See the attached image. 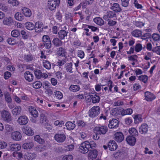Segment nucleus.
<instances>
[{
    "mask_svg": "<svg viewBox=\"0 0 160 160\" xmlns=\"http://www.w3.org/2000/svg\"><path fill=\"white\" fill-rule=\"evenodd\" d=\"M1 117L3 121L9 123L12 120V117L10 113L8 111L3 110L1 111Z\"/></svg>",
    "mask_w": 160,
    "mask_h": 160,
    "instance_id": "f257e3e1",
    "label": "nucleus"
},
{
    "mask_svg": "<svg viewBox=\"0 0 160 160\" xmlns=\"http://www.w3.org/2000/svg\"><path fill=\"white\" fill-rule=\"evenodd\" d=\"M100 112V107L97 106H94L89 110L88 116L91 118H94L97 117Z\"/></svg>",
    "mask_w": 160,
    "mask_h": 160,
    "instance_id": "f03ea898",
    "label": "nucleus"
},
{
    "mask_svg": "<svg viewBox=\"0 0 160 160\" xmlns=\"http://www.w3.org/2000/svg\"><path fill=\"white\" fill-rule=\"evenodd\" d=\"M89 141H86L82 143L80 145L79 151L81 153H86L89 151Z\"/></svg>",
    "mask_w": 160,
    "mask_h": 160,
    "instance_id": "7ed1b4c3",
    "label": "nucleus"
},
{
    "mask_svg": "<svg viewBox=\"0 0 160 160\" xmlns=\"http://www.w3.org/2000/svg\"><path fill=\"white\" fill-rule=\"evenodd\" d=\"M10 138L13 140L16 141H20L22 138V135L20 132L18 131H15L11 133Z\"/></svg>",
    "mask_w": 160,
    "mask_h": 160,
    "instance_id": "20e7f679",
    "label": "nucleus"
},
{
    "mask_svg": "<svg viewBox=\"0 0 160 160\" xmlns=\"http://www.w3.org/2000/svg\"><path fill=\"white\" fill-rule=\"evenodd\" d=\"M94 130L98 134H104L108 131L107 127L103 126L95 127Z\"/></svg>",
    "mask_w": 160,
    "mask_h": 160,
    "instance_id": "39448f33",
    "label": "nucleus"
},
{
    "mask_svg": "<svg viewBox=\"0 0 160 160\" xmlns=\"http://www.w3.org/2000/svg\"><path fill=\"white\" fill-rule=\"evenodd\" d=\"M22 130L24 133L27 135L32 136L34 134V132L32 128L28 126H23Z\"/></svg>",
    "mask_w": 160,
    "mask_h": 160,
    "instance_id": "423d86ee",
    "label": "nucleus"
},
{
    "mask_svg": "<svg viewBox=\"0 0 160 160\" xmlns=\"http://www.w3.org/2000/svg\"><path fill=\"white\" fill-rule=\"evenodd\" d=\"M55 140L58 142L61 143L63 142L66 139V136L63 133H58L54 136Z\"/></svg>",
    "mask_w": 160,
    "mask_h": 160,
    "instance_id": "0eeeda50",
    "label": "nucleus"
},
{
    "mask_svg": "<svg viewBox=\"0 0 160 160\" xmlns=\"http://www.w3.org/2000/svg\"><path fill=\"white\" fill-rule=\"evenodd\" d=\"M21 148V145L19 143H12L10 145L9 150L14 152H18L20 151ZM7 150L9 149H7Z\"/></svg>",
    "mask_w": 160,
    "mask_h": 160,
    "instance_id": "6e6552de",
    "label": "nucleus"
},
{
    "mask_svg": "<svg viewBox=\"0 0 160 160\" xmlns=\"http://www.w3.org/2000/svg\"><path fill=\"white\" fill-rule=\"evenodd\" d=\"M42 41L47 48H50L51 46V43L49 37L47 35L43 36L42 38Z\"/></svg>",
    "mask_w": 160,
    "mask_h": 160,
    "instance_id": "1a4fd4ad",
    "label": "nucleus"
},
{
    "mask_svg": "<svg viewBox=\"0 0 160 160\" xmlns=\"http://www.w3.org/2000/svg\"><path fill=\"white\" fill-rule=\"evenodd\" d=\"M2 22L4 25L11 26L14 23V21L12 17L9 16L4 18Z\"/></svg>",
    "mask_w": 160,
    "mask_h": 160,
    "instance_id": "9d476101",
    "label": "nucleus"
},
{
    "mask_svg": "<svg viewBox=\"0 0 160 160\" xmlns=\"http://www.w3.org/2000/svg\"><path fill=\"white\" fill-rule=\"evenodd\" d=\"M28 119L26 116L22 115L20 116L17 119L18 123L20 125L27 124L28 122Z\"/></svg>",
    "mask_w": 160,
    "mask_h": 160,
    "instance_id": "9b49d317",
    "label": "nucleus"
},
{
    "mask_svg": "<svg viewBox=\"0 0 160 160\" xmlns=\"http://www.w3.org/2000/svg\"><path fill=\"white\" fill-rule=\"evenodd\" d=\"M58 3L55 0H49L48 3V8L51 11L54 10Z\"/></svg>",
    "mask_w": 160,
    "mask_h": 160,
    "instance_id": "f8f14e48",
    "label": "nucleus"
},
{
    "mask_svg": "<svg viewBox=\"0 0 160 160\" xmlns=\"http://www.w3.org/2000/svg\"><path fill=\"white\" fill-rule=\"evenodd\" d=\"M119 126V122L116 119H113L109 121L108 127L110 128H116Z\"/></svg>",
    "mask_w": 160,
    "mask_h": 160,
    "instance_id": "ddd939ff",
    "label": "nucleus"
},
{
    "mask_svg": "<svg viewBox=\"0 0 160 160\" xmlns=\"http://www.w3.org/2000/svg\"><path fill=\"white\" fill-rule=\"evenodd\" d=\"M22 12L23 16L26 18H30L32 16V11L28 8L26 7L23 8L22 9Z\"/></svg>",
    "mask_w": 160,
    "mask_h": 160,
    "instance_id": "4468645a",
    "label": "nucleus"
},
{
    "mask_svg": "<svg viewBox=\"0 0 160 160\" xmlns=\"http://www.w3.org/2000/svg\"><path fill=\"white\" fill-rule=\"evenodd\" d=\"M29 112L34 118H37L38 115V112L36 108L32 106H29L28 108Z\"/></svg>",
    "mask_w": 160,
    "mask_h": 160,
    "instance_id": "2eb2a0df",
    "label": "nucleus"
},
{
    "mask_svg": "<svg viewBox=\"0 0 160 160\" xmlns=\"http://www.w3.org/2000/svg\"><path fill=\"white\" fill-rule=\"evenodd\" d=\"M115 140L118 142H121L124 139V136L121 132H116L114 135Z\"/></svg>",
    "mask_w": 160,
    "mask_h": 160,
    "instance_id": "dca6fc26",
    "label": "nucleus"
},
{
    "mask_svg": "<svg viewBox=\"0 0 160 160\" xmlns=\"http://www.w3.org/2000/svg\"><path fill=\"white\" fill-rule=\"evenodd\" d=\"M43 28V23L40 22H36L34 25V29L36 32H41Z\"/></svg>",
    "mask_w": 160,
    "mask_h": 160,
    "instance_id": "f3484780",
    "label": "nucleus"
},
{
    "mask_svg": "<svg viewBox=\"0 0 160 160\" xmlns=\"http://www.w3.org/2000/svg\"><path fill=\"white\" fill-rule=\"evenodd\" d=\"M148 125L144 123L139 127V131L142 134H145L148 132Z\"/></svg>",
    "mask_w": 160,
    "mask_h": 160,
    "instance_id": "a211bd4d",
    "label": "nucleus"
},
{
    "mask_svg": "<svg viewBox=\"0 0 160 160\" xmlns=\"http://www.w3.org/2000/svg\"><path fill=\"white\" fill-rule=\"evenodd\" d=\"M145 99L148 101H151L156 98L155 96L149 92H146L145 93Z\"/></svg>",
    "mask_w": 160,
    "mask_h": 160,
    "instance_id": "6ab92c4d",
    "label": "nucleus"
},
{
    "mask_svg": "<svg viewBox=\"0 0 160 160\" xmlns=\"http://www.w3.org/2000/svg\"><path fill=\"white\" fill-rule=\"evenodd\" d=\"M98 155V151L96 150H94L90 151L88 154V160H93L95 159Z\"/></svg>",
    "mask_w": 160,
    "mask_h": 160,
    "instance_id": "aec40b11",
    "label": "nucleus"
},
{
    "mask_svg": "<svg viewBox=\"0 0 160 160\" xmlns=\"http://www.w3.org/2000/svg\"><path fill=\"white\" fill-rule=\"evenodd\" d=\"M132 117L134 120V123L136 124H138L142 121V116L141 114L133 115Z\"/></svg>",
    "mask_w": 160,
    "mask_h": 160,
    "instance_id": "412c9836",
    "label": "nucleus"
},
{
    "mask_svg": "<svg viewBox=\"0 0 160 160\" xmlns=\"http://www.w3.org/2000/svg\"><path fill=\"white\" fill-rule=\"evenodd\" d=\"M108 147L109 150L114 151L117 148L118 145L115 141L113 140L110 141L108 143Z\"/></svg>",
    "mask_w": 160,
    "mask_h": 160,
    "instance_id": "4be33fe9",
    "label": "nucleus"
},
{
    "mask_svg": "<svg viewBox=\"0 0 160 160\" xmlns=\"http://www.w3.org/2000/svg\"><path fill=\"white\" fill-rule=\"evenodd\" d=\"M126 141L129 145L133 146L136 143V139L134 137L129 136L126 138Z\"/></svg>",
    "mask_w": 160,
    "mask_h": 160,
    "instance_id": "5701e85b",
    "label": "nucleus"
},
{
    "mask_svg": "<svg viewBox=\"0 0 160 160\" xmlns=\"http://www.w3.org/2000/svg\"><path fill=\"white\" fill-rule=\"evenodd\" d=\"M24 77L26 80L30 82L33 80V76L30 72L27 71L24 73Z\"/></svg>",
    "mask_w": 160,
    "mask_h": 160,
    "instance_id": "b1692460",
    "label": "nucleus"
},
{
    "mask_svg": "<svg viewBox=\"0 0 160 160\" xmlns=\"http://www.w3.org/2000/svg\"><path fill=\"white\" fill-rule=\"evenodd\" d=\"M115 15V14L114 12L111 11H108L106 12L103 18L104 20H108L109 19V18L113 17Z\"/></svg>",
    "mask_w": 160,
    "mask_h": 160,
    "instance_id": "393cba45",
    "label": "nucleus"
},
{
    "mask_svg": "<svg viewBox=\"0 0 160 160\" xmlns=\"http://www.w3.org/2000/svg\"><path fill=\"white\" fill-rule=\"evenodd\" d=\"M24 158L28 160H32L34 159L36 156V154L35 153H31L27 152L24 155Z\"/></svg>",
    "mask_w": 160,
    "mask_h": 160,
    "instance_id": "a878e982",
    "label": "nucleus"
},
{
    "mask_svg": "<svg viewBox=\"0 0 160 160\" xmlns=\"http://www.w3.org/2000/svg\"><path fill=\"white\" fill-rule=\"evenodd\" d=\"M14 130L13 126L9 124H6L5 125V133L9 134Z\"/></svg>",
    "mask_w": 160,
    "mask_h": 160,
    "instance_id": "bb28decb",
    "label": "nucleus"
},
{
    "mask_svg": "<svg viewBox=\"0 0 160 160\" xmlns=\"http://www.w3.org/2000/svg\"><path fill=\"white\" fill-rule=\"evenodd\" d=\"M125 153L124 152L118 151V152H115L114 155L115 158L118 159L124 158L125 156Z\"/></svg>",
    "mask_w": 160,
    "mask_h": 160,
    "instance_id": "cd10ccee",
    "label": "nucleus"
},
{
    "mask_svg": "<svg viewBox=\"0 0 160 160\" xmlns=\"http://www.w3.org/2000/svg\"><path fill=\"white\" fill-rule=\"evenodd\" d=\"M34 146V144L32 142L24 143L22 144V147L24 149H30Z\"/></svg>",
    "mask_w": 160,
    "mask_h": 160,
    "instance_id": "c85d7f7f",
    "label": "nucleus"
},
{
    "mask_svg": "<svg viewBox=\"0 0 160 160\" xmlns=\"http://www.w3.org/2000/svg\"><path fill=\"white\" fill-rule=\"evenodd\" d=\"M74 123H74L70 121L67 122L65 124V126L67 129L69 130L73 129L75 127Z\"/></svg>",
    "mask_w": 160,
    "mask_h": 160,
    "instance_id": "c756f323",
    "label": "nucleus"
},
{
    "mask_svg": "<svg viewBox=\"0 0 160 160\" xmlns=\"http://www.w3.org/2000/svg\"><path fill=\"white\" fill-rule=\"evenodd\" d=\"M14 18L18 21H22L24 19V16L20 12H17L14 15Z\"/></svg>",
    "mask_w": 160,
    "mask_h": 160,
    "instance_id": "7c9ffc66",
    "label": "nucleus"
},
{
    "mask_svg": "<svg viewBox=\"0 0 160 160\" xmlns=\"http://www.w3.org/2000/svg\"><path fill=\"white\" fill-rule=\"evenodd\" d=\"M48 121L47 119V117L43 114L41 115V122L42 124L45 126L48 124Z\"/></svg>",
    "mask_w": 160,
    "mask_h": 160,
    "instance_id": "2f4dec72",
    "label": "nucleus"
},
{
    "mask_svg": "<svg viewBox=\"0 0 160 160\" xmlns=\"http://www.w3.org/2000/svg\"><path fill=\"white\" fill-rule=\"evenodd\" d=\"M23 59V60L26 62H30L33 59V56L31 54L22 55L21 57Z\"/></svg>",
    "mask_w": 160,
    "mask_h": 160,
    "instance_id": "473e14b6",
    "label": "nucleus"
},
{
    "mask_svg": "<svg viewBox=\"0 0 160 160\" xmlns=\"http://www.w3.org/2000/svg\"><path fill=\"white\" fill-rule=\"evenodd\" d=\"M57 53L59 56L64 57H67V52L66 50L62 48H59Z\"/></svg>",
    "mask_w": 160,
    "mask_h": 160,
    "instance_id": "72a5a7b5",
    "label": "nucleus"
},
{
    "mask_svg": "<svg viewBox=\"0 0 160 160\" xmlns=\"http://www.w3.org/2000/svg\"><path fill=\"white\" fill-rule=\"evenodd\" d=\"M111 9L116 12H119L121 11L119 5L117 3H114L112 5Z\"/></svg>",
    "mask_w": 160,
    "mask_h": 160,
    "instance_id": "f704fd0d",
    "label": "nucleus"
},
{
    "mask_svg": "<svg viewBox=\"0 0 160 160\" xmlns=\"http://www.w3.org/2000/svg\"><path fill=\"white\" fill-rule=\"evenodd\" d=\"M21 109L20 106H16L12 110V113L13 115H19L21 112Z\"/></svg>",
    "mask_w": 160,
    "mask_h": 160,
    "instance_id": "c9c22d12",
    "label": "nucleus"
},
{
    "mask_svg": "<svg viewBox=\"0 0 160 160\" xmlns=\"http://www.w3.org/2000/svg\"><path fill=\"white\" fill-rule=\"evenodd\" d=\"M93 21L97 24L99 25H102L104 24L103 20L100 17H96L93 19Z\"/></svg>",
    "mask_w": 160,
    "mask_h": 160,
    "instance_id": "e433bc0d",
    "label": "nucleus"
},
{
    "mask_svg": "<svg viewBox=\"0 0 160 160\" xmlns=\"http://www.w3.org/2000/svg\"><path fill=\"white\" fill-rule=\"evenodd\" d=\"M25 27L27 29L29 30H32L34 28V24L32 22H27L25 24Z\"/></svg>",
    "mask_w": 160,
    "mask_h": 160,
    "instance_id": "4c0bfd02",
    "label": "nucleus"
},
{
    "mask_svg": "<svg viewBox=\"0 0 160 160\" xmlns=\"http://www.w3.org/2000/svg\"><path fill=\"white\" fill-rule=\"evenodd\" d=\"M132 36L135 37H140L142 35V32L139 30H135L132 32Z\"/></svg>",
    "mask_w": 160,
    "mask_h": 160,
    "instance_id": "58836bf2",
    "label": "nucleus"
},
{
    "mask_svg": "<svg viewBox=\"0 0 160 160\" xmlns=\"http://www.w3.org/2000/svg\"><path fill=\"white\" fill-rule=\"evenodd\" d=\"M65 31L62 30L58 32V35L59 38L61 39L65 38V37H67V33Z\"/></svg>",
    "mask_w": 160,
    "mask_h": 160,
    "instance_id": "ea45409f",
    "label": "nucleus"
},
{
    "mask_svg": "<svg viewBox=\"0 0 160 160\" xmlns=\"http://www.w3.org/2000/svg\"><path fill=\"white\" fill-rule=\"evenodd\" d=\"M34 139L35 141L38 142L40 144H43L44 142V140L41 138L40 136L38 135H37L34 136Z\"/></svg>",
    "mask_w": 160,
    "mask_h": 160,
    "instance_id": "a19ab883",
    "label": "nucleus"
},
{
    "mask_svg": "<svg viewBox=\"0 0 160 160\" xmlns=\"http://www.w3.org/2000/svg\"><path fill=\"white\" fill-rule=\"evenodd\" d=\"M4 97L5 100L7 103L12 102V100L11 95L8 92H6L4 93Z\"/></svg>",
    "mask_w": 160,
    "mask_h": 160,
    "instance_id": "79ce46f5",
    "label": "nucleus"
},
{
    "mask_svg": "<svg viewBox=\"0 0 160 160\" xmlns=\"http://www.w3.org/2000/svg\"><path fill=\"white\" fill-rule=\"evenodd\" d=\"M129 133L133 136H137L138 134V132L135 128H130L128 130Z\"/></svg>",
    "mask_w": 160,
    "mask_h": 160,
    "instance_id": "37998d69",
    "label": "nucleus"
},
{
    "mask_svg": "<svg viewBox=\"0 0 160 160\" xmlns=\"http://www.w3.org/2000/svg\"><path fill=\"white\" fill-rule=\"evenodd\" d=\"M70 90L73 92H76L80 89L79 87L77 85H72L69 88Z\"/></svg>",
    "mask_w": 160,
    "mask_h": 160,
    "instance_id": "c03bdc74",
    "label": "nucleus"
},
{
    "mask_svg": "<svg viewBox=\"0 0 160 160\" xmlns=\"http://www.w3.org/2000/svg\"><path fill=\"white\" fill-rule=\"evenodd\" d=\"M134 23L136 26L138 27H141L144 25V23L141 21V19L136 20Z\"/></svg>",
    "mask_w": 160,
    "mask_h": 160,
    "instance_id": "a18cd8bd",
    "label": "nucleus"
},
{
    "mask_svg": "<svg viewBox=\"0 0 160 160\" xmlns=\"http://www.w3.org/2000/svg\"><path fill=\"white\" fill-rule=\"evenodd\" d=\"M52 43L57 47L59 46L62 45V42L57 38H54L52 41Z\"/></svg>",
    "mask_w": 160,
    "mask_h": 160,
    "instance_id": "49530a36",
    "label": "nucleus"
},
{
    "mask_svg": "<svg viewBox=\"0 0 160 160\" xmlns=\"http://www.w3.org/2000/svg\"><path fill=\"white\" fill-rule=\"evenodd\" d=\"M8 4L15 7L18 6L19 4V2L17 0H8Z\"/></svg>",
    "mask_w": 160,
    "mask_h": 160,
    "instance_id": "de8ad7c7",
    "label": "nucleus"
},
{
    "mask_svg": "<svg viewBox=\"0 0 160 160\" xmlns=\"http://www.w3.org/2000/svg\"><path fill=\"white\" fill-rule=\"evenodd\" d=\"M92 102L93 103H96L99 101L100 98L98 96L95 94L92 96Z\"/></svg>",
    "mask_w": 160,
    "mask_h": 160,
    "instance_id": "09e8293b",
    "label": "nucleus"
},
{
    "mask_svg": "<svg viewBox=\"0 0 160 160\" xmlns=\"http://www.w3.org/2000/svg\"><path fill=\"white\" fill-rule=\"evenodd\" d=\"M42 86V83L40 81H36L33 82L32 84V87L35 88H40Z\"/></svg>",
    "mask_w": 160,
    "mask_h": 160,
    "instance_id": "8fccbe9b",
    "label": "nucleus"
},
{
    "mask_svg": "<svg viewBox=\"0 0 160 160\" xmlns=\"http://www.w3.org/2000/svg\"><path fill=\"white\" fill-rule=\"evenodd\" d=\"M138 80L146 83L148 80V77L146 75H141L138 77Z\"/></svg>",
    "mask_w": 160,
    "mask_h": 160,
    "instance_id": "3c124183",
    "label": "nucleus"
},
{
    "mask_svg": "<svg viewBox=\"0 0 160 160\" xmlns=\"http://www.w3.org/2000/svg\"><path fill=\"white\" fill-rule=\"evenodd\" d=\"M43 88L45 89L48 88L50 87V83L47 81H44L42 83Z\"/></svg>",
    "mask_w": 160,
    "mask_h": 160,
    "instance_id": "603ef678",
    "label": "nucleus"
},
{
    "mask_svg": "<svg viewBox=\"0 0 160 160\" xmlns=\"http://www.w3.org/2000/svg\"><path fill=\"white\" fill-rule=\"evenodd\" d=\"M77 124L78 126L82 128L84 127L87 125L86 122H85L83 120H78L77 121Z\"/></svg>",
    "mask_w": 160,
    "mask_h": 160,
    "instance_id": "864d4df0",
    "label": "nucleus"
},
{
    "mask_svg": "<svg viewBox=\"0 0 160 160\" xmlns=\"http://www.w3.org/2000/svg\"><path fill=\"white\" fill-rule=\"evenodd\" d=\"M13 156L18 159H21L22 158V154L20 152H14L12 153Z\"/></svg>",
    "mask_w": 160,
    "mask_h": 160,
    "instance_id": "5fc2aeb1",
    "label": "nucleus"
},
{
    "mask_svg": "<svg viewBox=\"0 0 160 160\" xmlns=\"http://www.w3.org/2000/svg\"><path fill=\"white\" fill-rule=\"evenodd\" d=\"M142 46L141 44L137 43L136 44L135 47V50L137 52H140L142 49Z\"/></svg>",
    "mask_w": 160,
    "mask_h": 160,
    "instance_id": "6e6d98bb",
    "label": "nucleus"
},
{
    "mask_svg": "<svg viewBox=\"0 0 160 160\" xmlns=\"http://www.w3.org/2000/svg\"><path fill=\"white\" fill-rule=\"evenodd\" d=\"M21 34L22 36V38L24 39H28L29 36V33L27 32L24 30H22L21 31Z\"/></svg>",
    "mask_w": 160,
    "mask_h": 160,
    "instance_id": "4d7b16f0",
    "label": "nucleus"
},
{
    "mask_svg": "<svg viewBox=\"0 0 160 160\" xmlns=\"http://www.w3.org/2000/svg\"><path fill=\"white\" fill-rule=\"evenodd\" d=\"M64 124V122L62 120H57L55 121L54 122V125L58 127H62Z\"/></svg>",
    "mask_w": 160,
    "mask_h": 160,
    "instance_id": "13d9d810",
    "label": "nucleus"
},
{
    "mask_svg": "<svg viewBox=\"0 0 160 160\" xmlns=\"http://www.w3.org/2000/svg\"><path fill=\"white\" fill-rule=\"evenodd\" d=\"M43 66L47 69H49L51 68V65L49 62L47 60H43Z\"/></svg>",
    "mask_w": 160,
    "mask_h": 160,
    "instance_id": "bf43d9fd",
    "label": "nucleus"
},
{
    "mask_svg": "<svg viewBox=\"0 0 160 160\" xmlns=\"http://www.w3.org/2000/svg\"><path fill=\"white\" fill-rule=\"evenodd\" d=\"M77 56L80 58L81 59H83L85 56V53L84 52L81 50H78L77 52Z\"/></svg>",
    "mask_w": 160,
    "mask_h": 160,
    "instance_id": "052dcab7",
    "label": "nucleus"
},
{
    "mask_svg": "<svg viewBox=\"0 0 160 160\" xmlns=\"http://www.w3.org/2000/svg\"><path fill=\"white\" fill-rule=\"evenodd\" d=\"M116 111H117L118 114L121 115L122 116L126 115L125 109L122 108H118L116 109Z\"/></svg>",
    "mask_w": 160,
    "mask_h": 160,
    "instance_id": "680f3d73",
    "label": "nucleus"
},
{
    "mask_svg": "<svg viewBox=\"0 0 160 160\" xmlns=\"http://www.w3.org/2000/svg\"><path fill=\"white\" fill-rule=\"evenodd\" d=\"M11 35L13 37H18L20 35V33L18 30L15 29L11 32Z\"/></svg>",
    "mask_w": 160,
    "mask_h": 160,
    "instance_id": "e2e57ef3",
    "label": "nucleus"
},
{
    "mask_svg": "<svg viewBox=\"0 0 160 160\" xmlns=\"http://www.w3.org/2000/svg\"><path fill=\"white\" fill-rule=\"evenodd\" d=\"M138 56L137 55L134 54L129 56L128 57V61L134 62L138 58Z\"/></svg>",
    "mask_w": 160,
    "mask_h": 160,
    "instance_id": "0e129e2a",
    "label": "nucleus"
},
{
    "mask_svg": "<svg viewBox=\"0 0 160 160\" xmlns=\"http://www.w3.org/2000/svg\"><path fill=\"white\" fill-rule=\"evenodd\" d=\"M74 148V145L73 143L72 144L68 145L65 147V150L67 151H72Z\"/></svg>",
    "mask_w": 160,
    "mask_h": 160,
    "instance_id": "69168bd1",
    "label": "nucleus"
},
{
    "mask_svg": "<svg viewBox=\"0 0 160 160\" xmlns=\"http://www.w3.org/2000/svg\"><path fill=\"white\" fill-rule=\"evenodd\" d=\"M8 43L10 45H13L16 44V40L13 38H9L7 40Z\"/></svg>",
    "mask_w": 160,
    "mask_h": 160,
    "instance_id": "338daca9",
    "label": "nucleus"
},
{
    "mask_svg": "<svg viewBox=\"0 0 160 160\" xmlns=\"http://www.w3.org/2000/svg\"><path fill=\"white\" fill-rule=\"evenodd\" d=\"M152 51L157 54L160 55V46H157L153 48Z\"/></svg>",
    "mask_w": 160,
    "mask_h": 160,
    "instance_id": "774afa93",
    "label": "nucleus"
}]
</instances>
